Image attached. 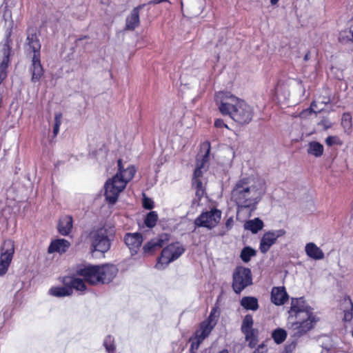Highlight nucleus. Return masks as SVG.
<instances>
[{
    "instance_id": "nucleus-44",
    "label": "nucleus",
    "mask_w": 353,
    "mask_h": 353,
    "mask_svg": "<svg viewBox=\"0 0 353 353\" xmlns=\"http://www.w3.org/2000/svg\"><path fill=\"white\" fill-rule=\"evenodd\" d=\"M166 1H168V0H153V1H150V3L157 4V3H160L162 2H166Z\"/></svg>"
},
{
    "instance_id": "nucleus-19",
    "label": "nucleus",
    "mask_w": 353,
    "mask_h": 353,
    "mask_svg": "<svg viewBox=\"0 0 353 353\" xmlns=\"http://www.w3.org/2000/svg\"><path fill=\"white\" fill-rule=\"evenodd\" d=\"M271 299L276 305H283L288 299L285 288L274 287L271 292Z\"/></svg>"
},
{
    "instance_id": "nucleus-43",
    "label": "nucleus",
    "mask_w": 353,
    "mask_h": 353,
    "mask_svg": "<svg viewBox=\"0 0 353 353\" xmlns=\"http://www.w3.org/2000/svg\"><path fill=\"white\" fill-rule=\"evenodd\" d=\"M232 224H233V219H232V218L228 219L227 220V221H226V223H225V225H226V226L228 228H231Z\"/></svg>"
},
{
    "instance_id": "nucleus-41",
    "label": "nucleus",
    "mask_w": 353,
    "mask_h": 353,
    "mask_svg": "<svg viewBox=\"0 0 353 353\" xmlns=\"http://www.w3.org/2000/svg\"><path fill=\"white\" fill-rule=\"evenodd\" d=\"M214 125L216 128H228V125L224 123L221 119H217L215 120Z\"/></svg>"
},
{
    "instance_id": "nucleus-6",
    "label": "nucleus",
    "mask_w": 353,
    "mask_h": 353,
    "mask_svg": "<svg viewBox=\"0 0 353 353\" xmlns=\"http://www.w3.org/2000/svg\"><path fill=\"white\" fill-rule=\"evenodd\" d=\"M203 148L206 149V152L203 155H198L196 159V168L192 179L193 186L196 189V195L201 198L205 193L204 179L203 174L208 169V154L210 152V143L208 142L203 144Z\"/></svg>"
},
{
    "instance_id": "nucleus-37",
    "label": "nucleus",
    "mask_w": 353,
    "mask_h": 353,
    "mask_svg": "<svg viewBox=\"0 0 353 353\" xmlns=\"http://www.w3.org/2000/svg\"><path fill=\"white\" fill-rule=\"evenodd\" d=\"M143 206L145 209L150 210L154 207V202L151 199L144 196L143 199Z\"/></svg>"
},
{
    "instance_id": "nucleus-38",
    "label": "nucleus",
    "mask_w": 353,
    "mask_h": 353,
    "mask_svg": "<svg viewBox=\"0 0 353 353\" xmlns=\"http://www.w3.org/2000/svg\"><path fill=\"white\" fill-rule=\"evenodd\" d=\"M318 124L321 125L325 130H327L332 126V122L327 118L323 119Z\"/></svg>"
},
{
    "instance_id": "nucleus-42",
    "label": "nucleus",
    "mask_w": 353,
    "mask_h": 353,
    "mask_svg": "<svg viewBox=\"0 0 353 353\" xmlns=\"http://www.w3.org/2000/svg\"><path fill=\"white\" fill-rule=\"evenodd\" d=\"M266 350L263 345H259L254 353H265Z\"/></svg>"
},
{
    "instance_id": "nucleus-45",
    "label": "nucleus",
    "mask_w": 353,
    "mask_h": 353,
    "mask_svg": "<svg viewBox=\"0 0 353 353\" xmlns=\"http://www.w3.org/2000/svg\"><path fill=\"white\" fill-rule=\"evenodd\" d=\"M59 127L60 126H57V125H54L53 132H54V136H56L59 133Z\"/></svg>"
},
{
    "instance_id": "nucleus-24",
    "label": "nucleus",
    "mask_w": 353,
    "mask_h": 353,
    "mask_svg": "<svg viewBox=\"0 0 353 353\" xmlns=\"http://www.w3.org/2000/svg\"><path fill=\"white\" fill-rule=\"evenodd\" d=\"M72 223L73 221L71 216H63L60 219L58 225V230L60 234L64 236L68 235L72 230Z\"/></svg>"
},
{
    "instance_id": "nucleus-25",
    "label": "nucleus",
    "mask_w": 353,
    "mask_h": 353,
    "mask_svg": "<svg viewBox=\"0 0 353 353\" xmlns=\"http://www.w3.org/2000/svg\"><path fill=\"white\" fill-rule=\"evenodd\" d=\"M263 226V222L259 218H255L254 219L247 221L244 223L245 230H250L253 234H256L262 230Z\"/></svg>"
},
{
    "instance_id": "nucleus-35",
    "label": "nucleus",
    "mask_w": 353,
    "mask_h": 353,
    "mask_svg": "<svg viewBox=\"0 0 353 353\" xmlns=\"http://www.w3.org/2000/svg\"><path fill=\"white\" fill-rule=\"evenodd\" d=\"M325 143L328 146H332L334 145H342V141H341L339 137L337 136H330L326 138Z\"/></svg>"
},
{
    "instance_id": "nucleus-32",
    "label": "nucleus",
    "mask_w": 353,
    "mask_h": 353,
    "mask_svg": "<svg viewBox=\"0 0 353 353\" xmlns=\"http://www.w3.org/2000/svg\"><path fill=\"white\" fill-rule=\"evenodd\" d=\"M103 345L108 353H114L115 345L114 338L111 336H108L105 338L103 341Z\"/></svg>"
},
{
    "instance_id": "nucleus-22",
    "label": "nucleus",
    "mask_w": 353,
    "mask_h": 353,
    "mask_svg": "<svg viewBox=\"0 0 353 353\" xmlns=\"http://www.w3.org/2000/svg\"><path fill=\"white\" fill-rule=\"evenodd\" d=\"M70 246V243L65 239H56L50 243L48 248V252H59L60 254L65 252L69 247Z\"/></svg>"
},
{
    "instance_id": "nucleus-12",
    "label": "nucleus",
    "mask_w": 353,
    "mask_h": 353,
    "mask_svg": "<svg viewBox=\"0 0 353 353\" xmlns=\"http://www.w3.org/2000/svg\"><path fill=\"white\" fill-rule=\"evenodd\" d=\"M221 212L216 209L202 213L196 220L195 224L209 229L214 228L220 221Z\"/></svg>"
},
{
    "instance_id": "nucleus-31",
    "label": "nucleus",
    "mask_w": 353,
    "mask_h": 353,
    "mask_svg": "<svg viewBox=\"0 0 353 353\" xmlns=\"http://www.w3.org/2000/svg\"><path fill=\"white\" fill-rule=\"evenodd\" d=\"M256 254V251L250 247L244 248L241 252V259L243 261L248 263L251 257Z\"/></svg>"
},
{
    "instance_id": "nucleus-16",
    "label": "nucleus",
    "mask_w": 353,
    "mask_h": 353,
    "mask_svg": "<svg viewBox=\"0 0 353 353\" xmlns=\"http://www.w3.org/2000/svg\"><path fill=\"white\" fill-rule=\"evenodd\" d=\"M124 241L133 255L138 252L143 242V237L140 233H128L124 236Z\"/></svg>"
},
{
    "instance_id": "nucleus-39",
    "label": "nucleus",
    "mask_w": 353,
    "mask_h": 353,
    "mask_svg": "<svg viewBox=\"0 0 353 353\" xmlns=\"http://www.w3.org/2000/svg\"><path fill=\"white\" fill-rule=\"evenodd\" d=\"M10 265L0 261V275H4L9 268Z\"/></svg>"
},
{
    "instance_id": "nucleus-49",
    "label": "nucleus",
    "mask_w": 353,
    "mask_h": 353,
    "mask_svg": "<svg viewBox=\"0 0 353 353\" xmlns=\"http://www.w3.org/2000/svg\"><path fill=\"white\" fill-rule=\"evenodd\" d=\"M345 319H347V314H345Z\"/></svg>"
},
{
    "instance_id": "nucleus-7",
    "label": "nucleus",
    "mask_w": 353,
    "mask_h": 353,
    "mask_svg": "<svg viewBox=\"0 0 353 353\" xmlns=\"http://www.w3.org/2000/svg\"><path fill=\"white\" fill-rule=\"evenodd\" d=\"M63 283L65 286L63 287H52L49 290V294L56 297H63L71 295L72 289L81 292L86 290L85 282L78 274L77 276L65 277Z\"/></svg>"
},
{
    "instance_id": "nucleus-1",
    "label": "nucleus",
    "mask_w": 353,
    "mask_h": 353,
    "mask_svg": "<svg viewBox=\"0 0 353 353\" xmlns=\"http://www.w3.org/2000/svg\"><path fill=\"white\" fill-rule=\"evenodd\" d=\"M265 192V182L259 177L248 176L239 180L231 192V201L237 206V216L244 209L250 212L254 210Z\"/></svg>"
},
{
    "instance_id": "nucleus-23",
    "label": "nucleus",
    "mask_w": 353,
    "mask_h": 353,
    "mask_svg": "<svg viewBox=\"0 0 353 353\" xmlns=\"http://www.w3.org/2000/svg\"><path fill=\"white\" fill-rule=\"evenodd\" d=\"M143 5L134 8L126 19V28L133 30L139 25V10Z\"/></svg>"
},
{
    "instance_id": "nucleus-3",
    "label": "nucleus",
    "mask_w": 353,
    "mask_h": 353,
    "mask_svg": "<svg viewBox=\"0 0 353 353\" xmlns=\"http://www.w3.org/2000/svg\"><path fill=\"white\" fill-rule=\"evenodd\" d=\"M291 310L295 314L296 321L290 325L289 330L294 338H300L306 334L319 321L313 309L303 299L292 301Z\"/></svg>"
},
{
    "instance_id": "nucleus-27",
    "label": "nucleus",
    "mask_w": 353,
    "mask_h": 353,
    "mask_svg": "<svg viewBox=\"0 0 353 353\" xmlns=\"http://www.w3.org/2000/svg\"><path fill=\"white\" fill-rule=\"evenodd\" d=\"M241 305L245 309L253 311L259 308L258 300L252 296L243 297L241 301Z\"/></svg>"
},
{
    "instance_id": "nucleus-15",
    "label": "nucleus",
    "mask_w": 353,
    "mask_h": 353,
    "mask_svg": "<svg viewBox=\"0 0 353 353\" xmlns=\"http://www.w3.org/2000/svg\"><path fill=\"white\" fill-rule=\"evenodd\" d=\"M41 44L36 34V30L29 28L27 31V38L25 43V50L27 52H32L33 55L40 54Z\"/></svg>"
},
{
    "instance_id": "nucleus-18",
    "label": "nucleus",
    "mask_w": 353,
    "mask_h": 353,
    "mask_svg": "<svg viewBox=\"0 0 353 353\" xmlns=\"http://www.w3.org/2000/svg\"><path fill=\"white\" fill-rule=\"evenodd\" d=\"M2 51L3 57L0 63V83L7 76V68L10 62V46L8 40L3 45Z\"/></svg>"
},
{
    "instance_id": "nucleus-14",
    "label": "nucleus",
    "mask_w": 353,
    "mask_h": 353,
    "mask_svg": "<svg viewBox=\"0 0 353 353\" xmlns=\"http://www.w3.org/2000/svg\"><path fill=\"white\" fill-rule=\"evenodd\" d=\"M168 235L166 234H162L146 243L143 247V252L145 255H151L162 248L164 244L168 241Z\"/></svg>"
},
{
    "instance_id": "nucleus-13",
    "label": "nucleus",
    "mask_w": 353,
    "mask_h": 353,
    "mask_svg": "<svg viewBox=\"0 0 353 353\" xmlns=\"http://www.w3.org/2000/svg\"><path fill=\"white\" fill-rule=\"evenodd\" d=\"M286 232L283 229L270 230L266 232L262 236L260 241V251L265 254L276 242V240L283 236Z\"/></svg>"
},
{
    "instance_id": "nucleus-10",
    "label": "nucleus",
    "mask_w": 353,
    "mask_h": 353,
    "mask_svg": "<svg viewBox=\"0 0 353 353\" xmlns=\"http://www.w3.org/2000/svg\"><path fill=\"white\" fill-rule=\"evenodd\" d=\"M252 284V276L250 269L238 267L233 273L232 288L239 294L247 286Z\"/></svg>"
},
{
    "instance_id": "nucleus-33",
    "label": "nucleus",
    "mask_w": 353,
    "mask_h": 353,
    "mask_svg": "<svg viewBox=\"0 0 353 353\" xmlns=\"http://www.w3.org/2000/svg\"><path fill=\"white\" fill-rule=\"evenodd\" d=\"M252 325H253L252 317L250 315L245 316L243 321V323H242V326H241L242 331L244 333H245L246 334H248L250 332Z\"/></svg>"
},
{
    "instance_id": "nucleus-46",
    "label": "nucleus",
    "mask_w": 353,
    "mask_h": 353,
    "mask_svg": "<svg viewBox=\"0 0 353 353\" xmlns=\"http://www.w3.org/2000/svg\"><path fill=\"white\" fill-rule=\"evenodd\" d=\"M270 1L272 5H274L279 1V0H270Z\"/></svg>"
},
{
    "instance_id": "nucleus-29",
    "label": "nucleus",
    "mask_w": 353,
    "mask_h": 353,
    "mask_svg": "<svg viewBox=\"0 0 353 353\" xmlns=\"http://www.w3.org/2000/svg\"><path fill=\"white\" fill-rule=\"evenodd\" d=\"M272 337L276 343L280 344L285 340L287 332L282 328H277L272 332Z\"/></svg>"
},
{
    "instance_id": "nucleus-20",
    "label": "nucleus",
    "mask_w": 353,
    "mask_h": 353,
    "mask_svg": "<svg viewBox=\"0 0 353 353\" xmlns=\"http://www.w3.org/2000/svg\"><path fill=\"white\" fill-rule=\"evenodd\" d=\"M306 255L314 260L319 261L324 259V252L314 243H307L305 246Z\"/></svg>"
},
{
    "instance_id": "nucleus-8",
    "label": "nucleus",
    "mask_w": 353,
    "mask_h": 353,
    "mask_svg": "<svg viewBox=\"0 0 353 353\" xmlns=\"http://www.w3.org/2000/svg\"><path fill=\"white\" fill-rule=\"evenodd\" d=\"M90 249L92 252L104 253L110 248V241L107 231L104 228L93 230L89 235Z\"/></svg>"
},
{
    "instance_id": "nucleus-5",
    "label": "nucleus",
    "mask_w": 353,
    "mask_h": 353,
    "mask_svg": "<svg viewBox=\"0 0 353 353\" xmlns=\"http://www.w3.org/2000/svg\"><path fill=\"white\" fill-rule=\"evenodd\" d=\"M117 269L114 265H88L81 269L78 275L85 283L91 285L110 282L117 275Z\"/></svg>"
},
{
    "instance_id": "nucleus-40",
    "label": "nucleus",
    "mask_w": 353,
    "mask_h": 353,
    "mask_svg": "<svg viewBox=\"0 0 353 353\" xmlns=\"http://www.w3.org/2000/svg\"><path fill=\"white\" fill-rule=\"evenodd\" d=\"M62 114L60 112L56 113L54 116V125L60 126L61 124Z\"/></svg>"
},
{
    "instance_id": "nucleus-26",
    "label": "nucleus",
    "mask_w": 353,
    "mask_h": 353,
    "mask_svg": "<svg viewBox=\"0 0 353 353\" xmlns=\"http://www.w3.org/2000/svg\"><path fill=\"white\" fill-rule=\"evenodd\" d=\"M323 150V145L317 141H311L308 144L307 153L315 157L322 156Z\"/></svg>"
},
{
    "instance_id": "nucleus-4",
    "label": "nucleus",
    "mask_w": 353,
    "mask_h": 353,
    "mask_svg": "<svg viewBox=\"0 0 353 353\" xmlns=\"http://www.w3.org/2000/svg\"><path fill=\"white\" fill-rule=\"evenodd\" d=\"M118 172L105 184V196L106 200L111 204L116 203L119 194L124 190L126 184L133 178L136 172L132 165L124 169L121 165V160L118 161Z\"/></svg>"
},
{
    "instance_id": "nucleus-47",
    "label": "nucleus",
    "mask_w": 353,
    "mask_h": 353,
    "mask_svg": "<svg viewBox=\"0 0 353 353\" xmlns=\"http://www.w3.org/2000/svg\"><path fill=\"white\" fill-rule=\"evenodd\" d=\"M219 353H228V351L227 350H223L221 352H219Z\"/></svg>"
},
{
    "instance_id": "nucleus-48",
    "label": "nucleus",
    "mask_w": 353,
    "mask_h": 353,
    "mask_svg": "<svg viewBox=\"0 0 353 353\" xmlns=\"http://www.w3.org/2000/svg\"><path fill=\"white\" fill-rule=\"evenodd\" d=\"M307 59H308V54H306V55L305 56V60H307Z\"/></svg>"
},
{
    "instance_id": "nucleus-9",
    "label": "nucleus",
    "mask_w": 353,
    "mask_h": 353,
    "mask_svg": "<svg viewBox=\"0 0 353 353\" xmlns=\"http://www.w3.org/2000/svg\"><path fill=\"white\" fill-rule=\"evenodd\" d=\"M184 248L179 243H172L165 247L161 252L156 265L157 268L163 269L170 263L177 259L183 252Z\"/></svg>"
},
{
    "instance_id": "nucleus-21",
    "label": "nucleus",
    "mask_w": 353,
    "mask_h": 353,
    "mask_svg": "<svg viewBox=\"0 0 353 353\" xmlns=\"http://www.w3.org/2000/svg\"><path fill=\"white\" fill-rule=\"evenodd\" d=\"M32 81L36 82L39 81L43 74V68L40 62V54H36L32 59Z\"/></svg>"
},
{
    "instance_id": "nucleus-17",
    "label": "nucleus",
    "mask_w": 353,
    "mask_h": 353,
    "mask_svg": "<svg viewBox=\"0 0 353 353\" xmlns=\"http://www.w3.org/2000/svg\"><path fill=\"white\" fill-rule=\"evenodd\" d=\"M14 252V242L11 240L4 241L1 250L0 261L10 265Z\"/></svg>"
},
{
    "instance_id": "nucleus-34",
    "label": "nucleus",
    "mask_w": 353,
    "mask_h": 353,
    "mask_svg": "<svg viewBox=\"0 0 353 353\" xmlns=\"http://www.w3.org/2000/svg\"><path fill=\"white\" fill-rule=\"evenodd\" d=\"M341 124L344 128L350 129L352 126V117L349 113H345L342 116Z\"/></svg>"
},
{
    "instance_id": "nucleus-11",
    "label": "nucleus",
    "mask_w": 353,
    "mask_h": 353,
    "mask_svg": "<svg viewBox=\"0 0 353 353\" xmlns=\"http://www.w3.org/2000/svg\"><path fill=\"white\" fill-rule=\"evenodd\" d=\"M219 317L218 310L215 307L212 308L208 318L201 323L199 328L196 331V336L201 339L208 337L216 325Z\"/></svg>"
},
{
    "instance_id": "nucleus-2",
    "label": "nucleus",
    "mask_w": 353,
    "mask_h": 353,
    "mask_svg": "<svg viewBox=\"0 0 353 353\" xmlns=\"http://www.w3.org/2000/svg\"><path fill=\"white\" fill-rule=\"evenodd\" d=\"M216 104L223 115H228L240 124L250 123L254 115L252 107L229 92H219L215 95Z\"/></svg>"
},
{
    "instance_id": "nucleus-28",
    "label": "nucleus",
    "mask_w": 353,
    "mask_h": 353,
    "mask_svg": "<svg viewBox=\"0 0 353 353\" xmlns=\"http://www.w3.org/2000/svg\"><path fill=\"white\" fill-rule=\"evenodd\" d=\"M330 101V99L328 97H323L322 99L319 97L311 104L310 108L314 112H321L324 108L323 105L327 104Z\"/></svg>"
},
{
    "instance_id": "nucleus-30",
    "label": "nucleus",
    "mask_w": 353,
    "mask_h": 353,
    "mask_svg": "<svg viewBox=\"0 0 353 353\" xmlns=\"http://www.w3.org/2000/svg\"><path fill=\"white\" fill-rule=\"evenodd\" d=\"M158 220V214L155 211L150 212L145 218L144 223L148 228H153Z\"/></svg>"
},
{
    "instance_id": "nucleus-36",
    "label": "nucleus",
    "mask_w": 353,
    "mask_h": 353,
    "mask_svg": "<svg viewBox=\"0 0 353 353\" xmlns=\"http://www.w3.org/2000/svg\"><path fill=\"white\" fill-rule=\"evenodd\" d=\"M204 339H200L199 337H198L196 336V334H195V336L194 338L192 340V343H191V352L192 353L194 352L195 353V351L197 350V349L199 348L201 343L203 341Z\"/></svg>"
}]
</instances>
